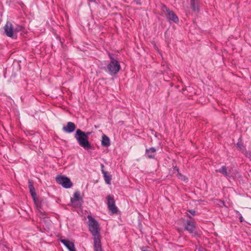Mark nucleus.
Masks as SVG:
<instances>
[{"label": "nucleus", "mask_w": 251, "mask_h": 251, "mask_svg": "<svg viewBox=\"0 0 251 251\" xmlns=\"http://www.w3.org/2000/svg\"><path fill=\"white\" fill-rule=\"evenodd\" d=\"M89 133L85 134L80 129H77L75 137L78 142L79 145L85 149H89L91 148V145L89 143L88 138Z\"/></svg>", "instance_id": "f257e3e1"}, {"label": "nucleus", "mask_w": 251, "mask_h": 251, "mask_svg": "<svg viewBox=\"0 0 251 251\" xmlns=\"http://www.w3.org/2000/svg\"><path fill=\"white\" fill-rule=\"evenodd\" d=\"M87 218L88 219V228L91 234L94 237L100 236V228L98 222L91 215H88Z\"/></svg>", "instance_id": "f03ea898"}, {"label": "nucleus", "mask_w": 251, "mask_h": 251, "mask_svg": "<svg viewBox=\"0 0 251 251\" xmlns=\"http://www.w3.org/2000/svg\"><path fill=\"white\" fill-rule=\"evenodd\" d=\"M22 27L18 26L14 28L12 24L10 22H7L4 26V29L5 34L12 38H16L17 33L22 29Z\"/></svg>", "instance_id": "7ed1b4c3"}, {"label": "nucleus", "mask_w": 251, "mask_h": 251, "mask_svg": "<svg viewBox=\"0 0 251 251\" xmlns=\"http://www.w3.org/2000/svg\"><path fill=\"white\" fill-rule=\"evenodd\" d=\"M111 59L110 63L107 65L108 72L111 75L117 74L120 70V66L119 62L112 58L111 54H109Z\"/></svg>", "instance_id": "20e7f679"}, {"label": "nucleus", "mask_w": 251, "mask_h": 251, "mask_svg": "<svg viewBox=\"0 0 251 251\" xmlns=\"http://www.w3.org/2000/svg\"><path fill=\"white\" fill-rule=\"evenodd\" d=\"M162 11L169 21H172L175 23L178 22V18L174 12L171 11L166 6L162 5L161 8Z\"/></svg>", "instance_id": "39448f33"}, {"label": "nucleus", "mask_w": 251, "mask_h": 251, "mask_svg": "<svg viewBox=\"0 0 251 251\" xmlns=\"http://www.w3.org/2000/svg\"><path fill=\"white\" fill-rule=\"evenodd\" d=\"M55 179L57 183L61 185L65 188H70L73 185L70 179L65 176L61 175L57 176Z\"/></svg>", "instance_id": "423d86ee"}, {"label": "nucleus", "mask_w": 251, "mask_h": 251, "mask_svg": "<svg viewBox=\"0 0 251 251\" xmlns=\"http://www.w3.org/2000/svg\"><path fill=\"white\" fill-rule=\"evenodd\" d=\"M71 201L74 207H78L81 205L82 199L79 192L76 191L74 193L73 197L71 199Z\"/></svg>", "instance_id": "0eeeda50"}, {"label": "nucleus", "mask_w": 251, "mask_h": 251, "mask_svg": "<svg viewBox=\"0 0 251 251\" xmlns=\"http://www.w3.org/2000/svg\"><path fill=\"white\" fill-rule=\"evenodd\" d=\"M107 203L109 211H110L112 214L116 213L118 211V209L115 204V201L114 199L109 196L107 197Z\"/></svg>", "instance_id": "6e6552de"}, {"label": "nucleus", "mask_w": 251, "mask_h": 251, "mask_svg": "<svg viewBox=\"0 0 251 251\" xmlns=\"http://www.w3.org/2000/svg\"><path fill=\"white\" fill-rule=\"evenodd\" d=\"M94 246L95 251H102L100 236L94 238Z\"/></svg>", "instance_id": "1a4fd4ad"}, {"label": "nucleus", "mask_w": 251, "mask_h": 251, "mask_svg": "<svg viewBox=\"0 0 251 251\" xmlns=\"http://www.w3.org/2000/svg\"><path fill=\"white\" fill-rule=\"evenodd\" d=\"M60 242L63 243L70 251H76L73 242L66 239H61Z\"/></svg>", "instance_id": "9d476101"}, {"label": "nucleus", "mask_w": 251, "mask_h": 251, "mask_svg": "<svg viewBox=\"0 0 251 251\" xmlns=\"http://www.w3.org/2000/svg\"><path fill=\"white\" fill-rule=\"evenodd\" d=\"M75 129V126L72 122H68L67 126L63 127V130L67 133L73 132Z\"/></svg>", "instance_id": "9b49d317"}, {"label": "nucleus", "mask_w": 251, "mask_h": 251, "mask_svg": "<svg viewBox=\"0 0 251 251\" xmlns=\"http://www.w3.org/2000/svg\"><path fill=\"white\" fill-rule=\"evenodd\" d=\"M156 149L154 148H150L146 149V156L150 159L154 158L155 155Z\"/></svg>", "instance_id": "f8f14e48"}, {"label": "nucleus", "mask_w": 251, "mask_h": 251, "mask_svg": "<svg viewBox=\"0 0 251 251\" xmlns=\"http://www.w3.org/2000/svg\"><path fill=\"white\" fill-rule=\"evenodd\" d=\"M196 228L194 222L187 221L186 222V226L185 229L188 230L190 233H194V230Z\"/></svg>", "instance_id": "ddd939ff"}, {"label": "nucleus", "mask_w": 251, "mask_h": 251, "mask_svg": "<svg viewBox=\"0 0 251 251\" xmlns=\"http://www.w3.org/2000/svg\"><path fill=\"white\" fill-rule=\"evenodd\" d=\"M28 184H29V191L31 194V195L33 199L35 200L36 196V193L35 192V190L34 188V186L32 184V182L30 180L28 181Z\"/></svg>", "instance_id": "4468645a"}, {"label": "nucleus", "mask_w": 251, "mask_h": 251, "mask_svg": "<svg viewBox=\"0 0 251 251\" xmlns=\"http://www.w3.org/2000/svg\"><path fill=\"white\" fill-rule=\"evenodd\" d=\"M109 138L105 135H103L101 140V145L103 147H108L110 145Z\"/></svg>", "instance_id": "2eb2a0df"}, {"label": "nucleus", "mask_w": 251, "mask_h": 251, "mask_svg": "<svg viewBox=\"0 0 251 251\" xmlns=\"http://www.w3.org/2000/svg\"><path fill=\"white\" fill-rule=\"evenodd\" d=\"M102 172L105 181L108 184H110L111 183V176L108 174L107 172L102 170Z\"/></svg>", "instance_id": "dca6fc26"}, {"label": "nucleus", "mask_w": 251, "mask_h": 251, "mask_svg": "<svg viewBox=\"0 0 251 251\" xmlns=\"http://www.w3.org/2000/svg\"><path fill=\"white\" fill-rule=\"evenodd\" d=\"M191 6L194 11L199 10L198 1L197 0H191Z\"/></svg>", "instance_id": "f3484780"}, {"label": "nucleus", "mask_w": 251, "mask_h": 251, "mask_svg": "<svg viewBox=\"0 0 251 251\" xmlns=\"http://www.w3.org/2000/svg\"><path fill=\"white\" fill-rule=\"evenodd\" d=\"M216 171L222 173L226 176H229L227 172L226 168L225 166H222L220 169L216 170Z\"/></svg>", "instance_id": "a211bd4d"}, {"label": "nucleus", "mask_w": 251, "mask_h": 251, "mask_svg": "<svg viewBox=\"0 0 251 251\" xmlns=\"http://www.w3.org/2000/svg\"><path fill=\"white\" fill-rule=\"evenodd\" d=\"M177 172H178V169L177 168H175ZM178 177L179 179L182 180H184V181H185L187 179V178L185 176L182 175V174H181L180 173H179V172H178Z\"/></svg>", "instance_id": "6ab92c4d"}, {"label": "nucleus", "mask_w": 251, "mask_h": 251, "mask_svg": "<svg viewBox=\"0 0 251 251\" xmlns=\"http://www.w3.org/2000/svg\"><path fill=\"white\" fill-rule=\"evenodd\" d=\"M237 147L239 148L241 151H243L244 149V147L241 142H238L237 143Z\"/></svg>", "instance_id": "aec40b11"}, {"label": "nucleus", "mask_w": 251, "mask_h": 251, "mask_svg": "<svg viewBox=\"0 0 251 251\" xmlns=\"http://www.w3.org/2000/svg\"><path fill=\"white\" fill-rule=\"evenodd\" d=\"M236 213L239 214V220H240V221L241 222H243V217L242 216V215H241V214L239 213V212L238 211H236Z\"/></svg>", "instance_id": "412c9836"}, {"label": "nucleus", "mask_w": 251, "mask_h": 251, "mask_svg": "<svg viewBox=\"0 0 251 251\" xmlns=\"http://www.w3.org/2000/svg\"><path fill=\"white\" fill-rule=\"evenodd\" d=\"M187 211L193 215H194L195 214V211H194L193 210H188Z\"/></svg>", "instance_id": "4be33fe9"}, {"label": "nucleus", "mask_w": 251, "mask_h": 251, "mask_svg": "<svg viewBox=\"0 0 251 251\" xmlns=\"http://www.w3.org/2000/svg\"><path fill=\"white\" fill-rule=\"evenodd\" d=\"M246 156L247 157H250L251 156V152H247L246 154H245Z\"/></svg>", "instance_id": "5701e85b"}, {"label": "nucleus", "mask_w": 251, "mask_h": 251, "mask_svg": "<svg viewBox=\"0 0 251 251\" xmlns=\"http://www.w3.org/2000/svg\"><path fill=\"white\" fill-rule=\"evenodd\" d=\"M134 1L137 4H140L141 2L139 1V0H134Z\"/></svg>", "instance_id": "b1692460"}, {"label": "nucleus", "mask_w": 251, "mask_h": 251, "mask_svg": "<svg viewBox=\"0 0 251 251\" xmlns=\"http://www.w3.org/2000/svg\"><path fill=\"white\" fill-rule=\"evenodd\" d=\"M219 201H220V202H221V203L223 204V205L224 206H226V205H225V201H221V200H219Z\"/></svg>", "instance_id": "393cba45"}]
</instances>
